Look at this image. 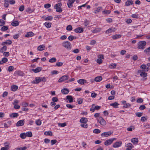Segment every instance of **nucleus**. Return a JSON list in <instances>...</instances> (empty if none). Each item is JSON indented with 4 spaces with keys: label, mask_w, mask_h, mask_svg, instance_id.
Returning a JSON list of instances; mask_svg holds the SVG:
<instances>
[{
    "label": "nucleus",
    "mask_w": 150,
    "mask_h": 150,
    "mask_svg": "<svg viewBox=\"0 0 150 150\" xmlns=\"http://www.w3.org/2000/svg\"><path fill=\"white\" fill-rule=\"evenodd\" d=\"M133 4L132 0H127L125 3V6H129L130 5H132Z\"/></svg>",
    "instance_id": "aec40b11"
},
{
    "label": "nucleus",
    "mask_w": 150,
    "mask_h": 150,
    "mask_svg": "<svg viewBox=\"0 0 150 150\" xmlns=\"http://www.w3.org/2000/svg\"><path fill=\"white\" fill-rule=\"evenodd\" d=\"M9 3L8 0H5L4 4V6L6 8H7L9 5Z\"/></svg>",
    "instance_id": "c756f323"
},
{
    "label": "nucleus",
    "mask_w": 150,
    "mask_h": 150,
    "mask_svg": "<svg viewBox=\"0 0 150 150\" xmlns=\"http://www.w3.org/2000/svg\"><path fill=\"white\" fill-rule=\"evenodd\" d=\"M72 29V26L71 25H68L67 28L66 30H67L69 31H71Z\"/></svg>",
    "instance_id": "37998d69"
},
{
    "label": "nucleus",
    "mask_w": 150,
    "mask_h": 150,
    "mask_svg": "<svg viewBox=\"0 0 150 150\" xmlns=\"http://www.w3.org/2000/svg\"><path fill=\"white\" fill-rule=\"evenodd\" d=\"M9 147L8 145H6L4 147H2L1 150H7L9 149Z\"/></svg>",
    "instance_id": "58836bf2"
},
{
    "label": "nucleus",
    "mask_w": 150,
    "mask_h": 150,
    "mask_svg": "<svg viewBox=\"0 0 150 150\" xmlns=\"http://www.w3.org/2000/svg\"><path fill=\"white\" fill-rule=\"evenodd\" d=\"M52 19L53 17L52 16H49L45 18V20L46 21H50L52 20Z\"/></svg>",
    "instance_id": "de8ad7c7"
},
{
    "label": "nucleus",
    "mask_w": 150,
    "mask_h": 150,
    "mask_svg": "<svg viewBox=\"0 0 150 150\" xmlns=\"http://www.w3.org/2000/svg\"><path fill=\"white\" fill-rule=\"evenodd\" d=\"M143 101V99L142 98H139L137 100V102L138 103H142Z\"/></svg>",
    "instance_id": "49530a36"
},
{
    "label": "nucleus",
    "mask_w": 150,
    "mask_h": 150,
    "mask_svg": "<svg viewBox=\"0 0 150 150\" xmlns=\"http://www.w3.org/2000/svg\"><path fill=\"white\" fill-rule=\"evenodd\" d=\"M26 133H22L20 134V137L22 139H25L26 137Z\"/></svg>",
    "instance_id": "bb28decb"
},
{
    "label": "nucleus",
    "mask_w": 150,
    "mask_h": 150,
    "mask_svg": "<svg viewBox=\"0 0 150 150\" xmlns=\"http://www.w3.org/2000/svg\"><path fill=\"white\" fill-rule=\"evenodd\" d=\"M27 137H30L32 136L33 134L31 132H28L26 133Z\"/></svg>",
    "instance_id": "e433bc0d"
},
{
    "label": "nucleus",
    "mask_w": 150,
    "mask_h": 150,
    "mask_svg": "<svg viewBox=\"0 0 150 150\" xmlns=\"http://www.w3.org/2000/svg\"><path fill=\"white\" fill-rule=\"evenodd\" d=\"M45 46L43 45H40L38 47V50L39 51H42L45 49Z\"/></svg>",
    "instance_id": "cd10ccee"
},
{
    "label": "nucleus",
    "mask_w": 150,
    "mask_h": 150,
    "mask_svg": "<svg viewBox=\"0 0 150 150\" xmlns=\"http://www.w3.org/2000/svg\"><path fill=\"white\" fill-rule=\"evenodd\" d=\"M34 35V33L32 32H28L26 35H25V37L28 38L33 36Z\"/></svg>",
    "instance_id": "a211bd4d"
},
{
    "label": "nucleus",
    "mask_w": 150,
    "mask_h": 150,
    "mask_svg": "<svg viewBox=\"0 0 150 150\" xmlns=\"http://www.w3.org/2000/svg\"><path fill=\"white\" fill-rule=\"evenodd\" d=\"M144 70H140L138 71V73L140 74V75L142 77H146L147 76V73L144 72Z\"/></svg>",
    "instance_id": "9b49d317"
},
{
    "label": "nucleus",
    "mask_w": 150,
    "mask_h": 150,
    "mask_svg": "<svg viewBox=\"0 0 150 150\" xmlns=\"http://www.w3.org/2000/svg\"><path fill=\"white\" fill-rule=\"evenodd\" d=\"M78 83L80 84H83L84 83H90V81H89L88 80V81L87 82L86 80H85L84 79H81L79 80H78L77 81Z\"/></svg>",
    "instance_id": "1a4fd4ad"
},
{
    "label": "nucleus",
    "mask_w": 150,
    "mask_h": 150,
    "mask_svg": "<svg viewBox=\"0 0 150 150\" xmlns=\"http://www.w3.org/2000/svg\"><path fill=\"white\" fill-rule=\"evenodd\" d=\"M97 120L100 124L102 125H105L106 124V121L104 120L102 117H99V118H97Z\"/></svg>",
    "instance_id": "0eeeda50"
},
{
    "label": "nucleus",
    "mask_w": 150,
    "mask_h": 150,
    "mask_svg": "<svg viewBox=\"0 0 150 150\" xmlns=\"http://www.w3.org/2000/svg\"><path fill=\"white\" fill-rule=\"evenodd\" d=\"M8 59L6 57H4L2 59V60L1 61L2 64L7 62Z\"/></svg>",
    "instance_id": "f704fd0d"
},
{
    "label": "nucleus",
    "mask_w": 150,
    "mask_h": 150,
    "mask_svg": "<svg viewBox=\"0 0 150 150\" xmlns=\"http://www.w3.org/2000/svg\"><path fill=\"white\" fill-rule=\"evenodd\" d=\"M125 146L127 147L126 150H131L133 147L132 144L130 143L126 144Z\"/></svg>",
    "instance_id": "9d476101"
},
{
    "label": "nucleus",
    "mask_w": 150,
    "mask_h": 150,
    "mask_svg": "<svg viewBox=\"0 0 150 150\" xmlns=\"http://www.w3.org/2000/svg\"><path fill=\"white\" fill-rule=\"evenodd\" d=\"M116 30V29L114 28H110L106 30L105 33L107 34H109L112 32H114Z\"/></svg>",
    "instance_id": "dca6fc26"
},
{
    "label": "nucleus",
    "mask_w": 150,
    "mask_h": 150,
    "mask_svg": "<svg viewBox=\"0 0 150 150\" xmlns=\"http://www.w3.org/2000/svg\"><path fill=\"white\" fill-rule=\"evenodd\" d=\"M12 42L11 40H8L6 41L3 42L1 44L2 45L5 46L6 45H10L11 44Z\"/></svg>",
    "instance_id": "f3484780"
},
{
    "label": "nucleus",
    "mask_w": 150,
    "mask_h": 150,
    "mask_svg": "<svg viewBox=\"0 0 150 150\" xmlns=\"http://www.w3.org/2000/svg\"><path fill=\"white\" fill-rule=\"evenodd\" d=\"M95 110V105L93 104L92 105L91 107L90 108V110L92 112H94Z\"/></svg>",
    "instance_id": "5fc2aeb1"
},
{
    "label": "nucleus",
    "mask_w": 150,
    "mask_h": 150,
    "mask_svg": "<svg viewBox=\"0 0 150 150\" xmlns=\"http://www.w3.org/2000/svg\"><path fill=\"white\" fill-rule=\"evenodd\" d=\"M74 31L76 33H81L83 32V29L82 28L78 27L75 29Z\"/></svg>",
    "instance_id": "4468645a"
},
{
    "label": "nucleus",
    "mask_w": 150,
    "mask_h": 150,
    "mask_svg": "<svg viewBox=\"0 0 150 150\" xmlns=\"http://www.w3.org/2000/svg\"><path fill=\"white\" fill-rule=\"evenodd\" d=\"M119 105V104L117 102L112 103L110 104V106L114 107L115 108H118V106Z\"/></svg>",
    "instance_id": "4be33fe9"
},
{
    "label": "nucleus",
    "mask_w": 150,
    "mask_h": 150,
    "mask_svg": "<svg viewBox=\"0 0 150 150\" xmlns=\"http://www.w3.org/2000/svg\"><path fill=\"white\" fill-rule=\"evenodd\" d=\"M131 141L134 145H137L139 142L138 139L136 138L131 139Z\"/></svg>",
    "instance_id": "2eb2a0df"
},
{
    "label": "nucleus",
    "mask_w": 150,
    "mask_h": 150,
    "mask_svg": "<svg viewBox=\"0 0 150 150\" xmlns=\"http://www.w3.org/2000/svg\"><path fill=\"white\" fill-rule=\"evenodd\" d=\"M54 8L55 9H56V11L57 12H61L62 11V9L61 8V7H54Z\"/></svg>",
    "instance_id": "09e8293b"
},
{
    "label": "nucleus",
    "mask_w": 150,
    "mask_h": 150,
    "mask_svg": "<svg viewBox=\"0 0 150 150\" xmlns=\"http://www.w3.org/2000/svg\"><path fill=\"white\" fill-rule=\"evenodd\" d=\"M81 125V126L83 128H86L88 127V125L86 123H82Z\"/></svg>",
    "instance_id": "603ef678"
},
{
    "label": "nucleus",
    "mask_w": 150,
    "mask_h": 150,
    "mask_svg": "<svg viewBox=\"0 0 150 150\" xmlns=\"http://www.w3.org/2000/svg\"><path fill=\"white\" fill-rule=\"evenodd\" d=\"M66 106L69 109H72L74 107V106L69 104H67Z\"/></svg>",
    "instance_id": "13d9d810"
},
{
    "label": "nucleus",
    "mask_w": 150,
    "mask_h": 150,
    "mask_svg": "<svg viewBox=\"0 0 150 150\" xmlns=\"http://www.w3.org/2000/svg\"><path fill=\"white\" fill-rule=\"evenodd\" d=\"M58 125L59 126H60L62 127H64L66 126L67 125L66 123H59L58 124Z\"/></svg>",
    "instance_id": "864d4df0"
},
{
    "label": "nucleus",
    "mask_w": 150,
    "mask_h": 150,
    "mask_svg": "<svg viewBox=\"0 0 150 150\" xmlns=\"http://www.w3.org/2000/svg\"><path fill=\"white\" fill-rule=\"evenodd\" d=\"M131 106V105L129 103H126L123 106V108H127Z\"/></svg>",
    "instance_id": "3c124183"
},
{
    "label": "nucleus",
    "mask_w": 150,
    "mask_h": 150,
    "mask_svg": "<svg viewBox=\"0 0 150 150\" xmlns=\"http://www.w3.org/2000/svg\"><path fill=\"white\" fill-rule=\"evenodd\" d=\"M62 93L64 94H67L69 91L66 88H64L61 91Z\"/></svg>",
    "instance_id": "a878e982"
},
{
    "label": "nucleus",
    "mask_w": 150,
    "mask_h": 150,
    "mask_svg": "<svg viewBox=\"0 0 150 150\" xmlns=\"http://www.w3.org/2000/svg\"><path fill=\"white\" fill-rule=\"evenodd\" d=\"M7 49V47L6 46H4L1 49V51L2 52H3L4 51H6Z\"/></svg>",
    "instance_id": "4d7b16f0"
},
{
    "label": "nucleus",
    "mask_w": 150,
    "mask_h": 150,
    "mask_svg": "<svg viewBox=\"0 0 150 150\" xmlns=\"http://www.w3.org/2000/svg\"><path fill=\"white\" fill-rule=\"evenodd\" d=\"M116 138L109 139L105 141L104 143V144L106 146H108L111 144L114 140H116Z\"/></svg>",
    "instance_id": "39448f33"
},
{
    "label": "nucleus",
    "mask_w": 150,
    "mask_h": 150,
    "mask_svg": "<svg viewBox=\"0 0 150 150\" xmlns=\"http://www.w3.org/2000/svg\"><path fill=\"white\" fill-rule=\"evenodd\" d=\"M18 87L16 85H12L11 86V90L13 91H15L17 90Z\"/></svg>",
    "instance_id": "5701e85b"
},
{
    "label": "nucleus",
    "mask_w": 150,
    "mask_h": 150,
    "mask_svg": "<svg viewBox=\"0 0 150 150\" xmlns=\"http://www.w3.org/2000/svg\"><path fill=\"white\" fill-rule=\"evenodd\" d=\"M93 132L96 134H98L100 132V131L98 129H96L93 130Z\"/></svg>",
    "instance_id": "a18cd8bd"
},
{
    "label": "nucleus",
    "mask_w": 150,
    "mask_h": 150,
    "mask_svg": "<svg viewBox=\"0 0 150 150\" xmlns=\"http://www.w3.org/2000/svg\"><path fill=\"white\" fill-rule=\"evenodd\" d=\"M146 106L144 105H141L139 107V109L140 110H143L146 108Z\"/></svg>",
    "instance_id": "052dcab7"
},
{
    "label": "nucleus",
    "mask_w": 150,
    "mask_h": 150,
    "mask_svg": "<svg viewBox=\"0 0 150 150\" xmlns=\"http://www.w3.org/2000/svg\"><path fill=\"white\" fill-rule=\"evenodd\" d=\"M19 10L21 11H23L24 9V6L22 5L20 6L19 7Z\"/></svg>",
    "instance_id": "6e6d98bb"
},
{
    "label": "nucleus",
    "mask_w": 150,
    "mask_h": 150,
    "mask_svg": "<svg viewBox=\"0 0 150 150\" xmlns=\"http://www.w3.org/2000/svg\"><path fill=\"white\" fill-rule=\"evenodd\" d=\"M11 24L13 26H16L19 25V22L18 21H13L11 23Z\"/></svg>",
    "instance_id": "72a5a7b5"
},
{
    "label": "nucleus",
    "mask_w": 150,
    "mask_h": 150,
    "mask_svg": "<svg viewBox=\"0 0 150 150\" xmlns=\"http://www.w3.org/2000/svg\"><path fill=\"white\" fill-rule=\"evenodd\" d=\"M67 98L68 100L69 103H71L73 101L72 97L71 96H67Z\"/></svg>",
    "instance_id": "c85d7f7f"
},
{
    "label": "nucleus",
    "mask_w": 150,
    "mask_h": 150,
    "mask_svg": "<svg viewBox=\"0 0 150 150\" xmlns=\"http://www.w3.org/2000/svg\"><path fill=\"white\" fill-rule=\"evenodd\" d=\"M14 108L15 109H19L20 108V106L18 104L14 105Z\"/></svg>",
    "instance_id": "338daca9"
},
{
    "label": "nucleus",
    "mask_w": 150,
    "mask_h": 150,
    "mask_svg": "<svg viewBox=\"0 0 150 150\" xmlns=\"http://www.w3.org/2000/svg\"><path fill=\"white\" fill-rule=\"evenodd\" d=\"M122 35L120 34H115V35H112V38L114 40L117 39L121 38Z\"/></svg>",
    "instance_id": "412c9836"
},
{
    "label": "nucleus",
    "mask_w": 150,
    "mask_h": 150,
    "mask_svg": "<svg viewBox=\"0 0 150 150\" xmlns=\"http://www.w3.org/2000/svg\"><path fill=\"white\" fill-rule=\"evenodd\" d=\"M117 65L115 63H112L110 64V67L111 69H114L116 67Z\"/></svg>",
    "instance_id": "8fccbe9b"
},
{
    "label": "nucleus",
    "mask_w": 150,
    "mask_h": 150,
    "mask_svg": "<svg viewBox=\"0 0 150 150\" xmlns=\"http://www.w3.org/2000/svg\"><path fill=\"white\" fill-rule=\"evenodd\" d=\"M69 78V76L67 75H65L61 77L59 79L58 81L59 82H62L64 81L67 80Z\"/></svg>",
    "instance_id": "6e6552de"
},
{
    "label": "nucleus",
    "mask_w": 150,
    "mask_h": 150,
    "mask_svg": "<svg viewBox=\"0 0 150 150\" xmlns=\"http://www.w3.org/2000/svg\"><path fill=\"white\" fill-rule=\"evenodd\" d=\"M35 123L37 125L40 126L42 124V122L40 120L37 119L35 120Z\"/></svg>",
    "instance_id": "2f4dec72"
},
{
    "label": "nucleus",
    "mask_w": 150,
    "mask_h": 150,
    "mask_svg": "<svg viewBox=\"0 0 150 150\" xmlns=\"http://www.w3.org/2000/svg\"><path fill=\"white\" fill-rule=\"evenodd\" d=\"M3 54L5 57H8L9 56L10 54L8 52H5Z\"/></svg>",
    "instance_id": "774afa93"
},
{
    "label": "nucleus",
    "mask_w": 150,
    "mask_h": 150,
    "mask_svg": "<svg viewBox=\"0 0 150 150\" xmlns=\"http://www.w3.org/2000/svg\"><path fill=\"white\" fill-rule=\"evenodd\" d=\"M44 134L45 135L51 136L52 135V132L50 131H46L44 133Z\"/></svg>",
    "instance_id": "7c9ffc66"
},
{
    "label": "nucleus",
    "mask_w": 150,
    "mask_h": 150,
    "mask_svg": "<svg viewBox=\"0 0 150 150\" xmlns=\"http://www.w3.org/2000/svg\"><path fill=\"white\" fill-rule=\"evenodd\" d=\"M13 69H14V67L13 66H10L8 67V70L10 72V71H12L13 70Z\"/></svg>",
    "instance_id": "bf43d9fd"
},
{
    "label": "nucleus",
    "mask_w": 150,
    "mask_h": 150,
    "mask_svg": "<svg viewBox=\"0 0 150 150\" xmlns=\"http://www.w3.org/2000/svg\"><path fill=\"white\" fill-rule=\"evenodd\" d=\"M102 8L101 7H98V8H97L95 10V13H97L100 12Z\"/></svg>",
    "instance_id": "ea45409f"
},
{
    "label": "nucleus",
    "mask_w": 150,
    "mask_h": 150,
    "mask_svg": "<svg viewBox=\"0 0 150 150\" xmlns=\"http://www.w3.org/2000/svg\"><path fill=\"white\" fill-rule=\"evenodd\" d=\"M9 116L10 117L14 118L18 117L19 114L17 113H13L11 114Z\"/></svg>",
    "instance_id": "6ab92c4d"
},
{
    "label": "nucleus",
    "mask_w": 150,
    "mask_h": 150,
    "mask_svg": "<svg viewBox=\"0 0 150 150\" xmlns=\"http://www.w3.org/2000/svg\"><path fill=\"white\" fill-rule=\"evenodd\" d=\"M56 61H57V60L55 58L52 57V58L50 59L49 60V61L50 62L53 63V62H56Z\"/></svg>",
    "instance_id": "79ce46f5"
},
{
    "label": "nucleus",
    "mask_w": 150,
    "mask_h": 150,
    "mask_svg": "<svg viewBox=\"0 0 150 150\" xmlns=\"http://www.w3.org/2000/svg\"><path fill=\"white\" fill-rule=\"evenodd\" d=\"M122 145V142L121 141H117L113 144L112 146L114 148H117L121 147Z\"/></svg>",
    "instance_id": "423d86ee"
},
{
    "label": "nucleus",
    "mask_w": 150,
    "mask_h": 150,
    "mask_svg": "<svg viewBox=\"0 0 150 150\" xmlns=\"http://www.w3.org/2000/svg\"><path fill=\"white\" fill-rule=\"evenodd\" d=\"M42 68L41 67H37L36 69H32V71L35 73H37L40 71L41 70Z\"/></svg>",
    "instance_id": "b1692460"
},
{
    "label": "nucleus",
    "mask_w": 150,
    "mask_h": 150,
    "mask_svg": "<svg viewBox=\"0 0 150 150\" xmlns=\"http://www.w3.org/2000/svg\"><path fill=\"white\" fill-rule=\"evenodd\" d=\"M35 80L33 81L32 83H38L40 82H45L46 81V79L44 77H36L35 79Z\"/></svg>",
    "instance_id": "f257e3e1"
},
{
    "label": "nucleus",
    "mask_w": 150,
    "mask_h": 150,
    "mask_svg": "<svg viewBox=\"0 0 150 150\" xmlns=\"http://www.w3.org/2000/svg\"><path fill=\"white\" fill-rule=\"evenodd\" d=\"M33 11L34 10H32L30 8H28L26 10V12H28L30 13H32Z\"/></svg>",
    "instance_id": "680f3d73"
},
{
    "label": "nucleus",
    "mask_w": 150,
    "mask_h": 150,
    "mask_svg": "<svg viewBox=\"0 0 150 150\" xmlns=\"http://www.w3.org/2000/svg\"><path fill=\"white\" fill-rule=\"evenodd\" d=\"M74 36H73V35H70L69 36V37L68 38V39L69 40L71 41L73 40H74Z\"/></svg>",
    "instance_id": "e2e57ef3"
},
{
    "label": "nucleus",
    "mask_w": 150,
    "mask_h": 150,
    "mask_svg": "<svg viewBox=\"0 0 150 150\" xmlns=\"http://www.w3.org/2000/svg\"><path fill=\"white\" fill-rule=\"evenodd\" d=\"M111 11L109 10H105L102 11V13L104 14H109Z\"/></svg>",
    "instance_id": "c9c22d12"
},
{
    "label": "nucleus",
    "mask_w": 150,
    "mask_h": 150,
    "mask_svg": "<svg viewBox=\"0 0 150 150\" xmlns=\"http://www.w3.org/2000/svg\"><path fill=\"white\" fill-rule=\"evenodd\" d=\"M5 23V22L3 20L0 19V26H4Z\"/></svg>",
    "instance_id": "c03bdc74"
},
{
    "label": "nucleus",
    "mask_w": 150,
    "mask_h": 150,
    "mask_svg": "<svg viewBox=\"0 0 150 150\" xmlns=\"http://www.w3.org/2000/svg\"><path fill=\"white\" fill-rule=\"evenodd\" d=\"M8 29L7 26H4L1 28V30L2 31H5L7 30Z\"/></svg>",
    "instance_id": "4c0bfd02"
},
{
    "label": "nucleus",
    "mask_w": 150,
    "mask_h": 150,
    "mask_svg": "<svg viewBox=\"0 0 150 150\" xmlns=\"http://www.w3.org/2000/svg\"><path fill=\"white\" fill-rule=\"evenodd\" d=\"M146 43L145 41H142L139 42L138 43L137 48L143 50L145 48V46Z\"/></svg>",
    "instance_id": "f03ea898"
},
{
    "label": "nucleus",
    "mask_w": 150,
    "mask_h": 150,
    "mask_svg": "<svg viewBox=\"0 0 150 150\" xmlns=\"http://www.w3.org/2000/svg\"><path fill=\"white\" fill-rule=\"evenodd\" d=\"M112 133L110 131L104 132L101 134V136L102 137H107L111 135Z\"/></svg>",
    "instance_id": "f8f14e48"
},
{
    "label": "nucleus",
    "mask_w": 150,
    "mask_h": 150,
    "mask_svg": "<svg viewBox=\"0 0 150 150\" xmlns=\"http://www.w3.org/2000/svg\"><path fill=\"white\" fill-rule=\"evenodd\" d=\"M51 23H48V22H45L44 23L45 26L47 28H49L51 27Z\"/></svg>",
    "instance_id": "473e14b6"
},
{
    "label": "nucleus",
    "mask_w": 150,
    "mask_h": 150,
    "mask_svg": "<svg viewBox=\"0 0 150 150\" xmlns=\"http://www.w3.org/2000/svg\"><path fill=\"white\" fill-rule=\"evenodd\" d=\"M77 101L78 104H81L83 103V99L81 98H79L77 99Z\"/></svg>",
    "instance_id": "a19ab883"
},
{
    "label": "nucleus",
    "mask_w": 150,
    "mask_h": 150,
    "mask_svg": "<svg viewBox=\"0 0 150 150\" xmlns=\"http://www.w3.org/2000/svg\"><path fill=\"white\" fill-rule=\"evenodd\" d=\"M62 45L68 50H70L71 49V44L69 42L65 41L64 42L62 43Z\"/></svg>",
    "instance_id": "7ed1b4c3"
},
{
    "label": "nucleus",
    "mask_w": 150,
    "mask_h": 150,
    "mask_svg": "<svg viewBox=\"0 0 150 150\" xmlns=\"http://www.w3.org/2000/svg\"><path fill=\"white\" fill-rule=\"evenodd\" d=\"M88 121V120L86 117H82L80 120V122L81 123H86Z\"/></svg>",
    "instance_id": "393cba45"
},
{
    "label": "nucleus",
    "mask_w": 150,
    "mask_h": 150,
    "mask_svg": "<svg viewBox=\"0 0 150 150\" xmlns=\"http://www.w3.org/2000/svg\"><path fill=\"white\" fill-rule=\"evenodd\" d=\"M25 121L23 120H20L18 121L16 124V126L17 127L21 126L24 125Z\"/></svg>",
    "instance_id": "ddd939ff"
},
{
    "label": "nucleus",
    "mask_w": 150,
    "mask_h": 150,
    "mask_svg": "<svg viewBox=\"0 0 150 150\" xmlns=\"http://www.w3.org/2000/svg\"><path fill=\"white\" fill-rule=\"evenodd\" d=\"M102 79V78L101 76H99L96 77L94 79H91L90 80H88L89 81H90V83H93V82L95 81L96 82H99Z\"/></svg>",
    "instance_id": "20e7f679"
},
{
    "label": "nucleus",
    "mask_w": 150,
    "mask_h": 150,
    "mask_svg": "<svg viewBox=\"0 0 150 150\" xmlns=\"http://www.w3.org/2000/svg\"><path fill=\"white\" fill-rule=\"evenodd\" d=\"M50 6L51 4H47L44 5V7L46 8H48Z\"/></svg>",
    "instance_id": "0e129e2a"
},
{
    "label": "nucleus",
    "mask_w": 150,
    "mask_h": 150,
    "mask_svg": "<svg viewBox=\"0 0 150 150\" xmlns=\"http://www.w3.org/2000/svg\"><path fill=\"white\" fill-rule=\"evenodd\" d=\"M9 3L11 5H13L15 4V1L14 0H9Z\"/></svg>",
    "instance_id": "69168bd1"
}]
</instances>
